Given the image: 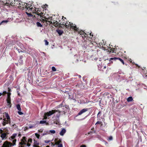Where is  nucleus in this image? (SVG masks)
<instances>
[{
    "label": "nucleus",
    "mask_w": 147,
    "mask_h": 147,
    "mask_svg": "<svg viewBox=\"0 0 147 147\" xmlns=\"http://www.w3.org/2000/svg\"><path fill=\"white\" fill-rule=\"evenodd\" d=\"M21 0H17L16 2L17 4V6L22 8V9H24L25 8L27 7V6L28 5V4L26 3H24L22 1H21Z\"/></svg>",
    "instance_id": "1"
},
{
    "label": "nucleus",
    "mask_w": 147,
    "mask_h": 147,
    "mask_svg": "<svg viewBox=\"0 0 147 147\" xmlns=\"http://www.w3.org/2000/svg\"><path fill=\"white\" fill-rule=\"evenodd\" d=\"M66 28L67 29H72L74 31H78L79 30L78 28H77L76 25L75 24H73V23L69 24L68 26L66 24H65L64 25Z\"/></svg>",
    "instance_id": "2"
},
{
    "label": "nucleus",
    "mask_w": 147,
    "mask_h": 147,
    "mask_svg": "<svg viewBox=\"0 0 147 147\" xmlns=\"http://www.w3.org/2000/svg\"><path fill=\"white\" fill-rule=\"evenodd\" d=\"M57 112L56 110H53L49 111V112L45 113L44 114L43 119H47V117H49Z\"/></svg>",
    "instance_id": "3"
},
{
    "label": "nucleus",
    "mask_w": 147,
    "mask_h": 147,
    "mask_svg": "<svg viewBox=\"0 0 147 147\" xmlns=\"http://www.w3.org/2000/svg\"><path fill=\"white\" fill-rule=\"evenodd\" d=\"M91 33H90V37L89 39H88V41H86V43H89L90 45H92V46H96V45H97V43L94 41H93L92 40V38L93 36V35L92 34H91Z\"/></svg>",
    "instance_id": "4"
},
{
    "label": "nucleus",
    "mask_w": 147,
    "mask_h": 147,
    "mask_svg": "<svg viewBox=\"0 0 147 147\" xmlns=\"http://www.w3.org/2000/svg\"><path fill=\"white\" fill-rule=\"evenodd\" d=\"M11 94L10 92H8L7 94V98L6 99L7 103L8 104V105L9 106V107H11V100L10 96Z\"/></svg>",
    "instance_id": "5"
},
{
    "label": "nucleus",
    "mask_w": 147,
    "mask_h": 147,
    "mask_svg": "<svg viewBox=\"0 0 147 147\" xmlns=\"http://www.w3.org/2000/svg\"><path fill=\"white\" fill-rule=\"evenodd\" d=\"M26 139L27 138L25 137H23L21 140V141L19 143V144L20 145H26Z\"/></svg>",
    "instance_id": "6"
},
{
    "label": "nucleus",
    "mask_w": 147,
    "mask_h": 147,
    "mask_svg": "<svg viewBox=\"0 0 147 147\" xmlns=\"http://www.w3.org/2000/svg\"><path fill=\"white\" fill-rule=\"evenodd\" d=\"M57 112H58L59 113L62 114H65L66 113L67 109L64 108H62L61 109V110H57Z\"/></svg>",
    "instance_id": "7"
},
{
    "label": "nucleus",
    "mask_w": 147,
    "mask_h": 147,
    "mask_svg": "<svg viewBox=\"0 0 147 147\" xmlns=\"http://www.w3.org/2000/svg\"><path fill=\"white\" fill-rule=\"evenodd\" d=\"M110 60H114L115 61L116 60H119L121 62L123 65L124 64V62L123 60L120 58H117L114 57L113 58H111L110 59Z\"/></svg>",
    "instance_id": "8"
},
{
    "label": "nucleus",
    "mask_w": 147,
    "mask_h": 147,
    "mask_svg": "<svg viewBox=\"0 0 147 147\" xmlns=\"http://www.w3.org/2000/svg\"><path fill=\"white\" fill-rule=\"evenodd\" d=\"M10 144V143H9V142L6 141L4 142L2 147H11V145Z\"/></svg>",
    "instance_id": "9"
},
{
    "label": "nucleus",
    "mask_w": 147,
    "mask_h": 147,
    "mask_svg": "<svg viewBox=\"0 0 147 147\" xmlns=\"http://www.w3.org/2000/svg\"><path fill=\"white\" fill-rule=\"evenodd\" d=\"M13 2L12 0H5L3 3L5 4L6 5L8 6L11 5V3Z\"/></svg>",
    "instance_id": "10"
},
{
    "label": "nucleus",
    "mask_w": 147,
    "mask_h": 147,
    "mask_svg": "<svg viewBox=\"0 0 147 147\" xmlns=\"http://www.w3.org/2000/svg\"><path fill=\"white\" fill-rule=\"evenodd\" d=\"M5 117H6L7 120H6L5 118V119H4V121H7L8 122H9V124H10V118L9 116V115L7 113H6L5 115Z\"/></svg>",
    "instance_id": "11"
},
{
    "label": "nucleus",
    "mask_w": 147,
    "mask_h": 147,
    "mask_svg": "<svg viewBox=\"0 0 147 147\" xmlns=\"http://www.w3.org/2000/svg\"><path fill=\"white\" fill-rule=\"evenodd\" d=\"M88 109L87 108L81 110L78 113V115H82V113L88 111Z\"/></svg>",
    "instance_id": "12"
},
{
    "label": "nucleus",
    "mask_w": 147,
    "mask_h": 147,
    "mask_svg": "<svg viewBox=\"0 0 147 147\" xmlns=\"http://www.w3.org/2000/svg\"><path fill=\"white\" fill-rule=\"evenodd\" d=\"M79 29L78 30V31H76L77 32H78V34H80V35H83L84 34L87 35V34L86 33H85L84 31H82V30H79Z\"/></svg>",
    "instance_id": "13"
},
{
    "label": "nucleus",
    "mask_w": 147,
    "mask_h": 147,
    "mask_svg": "<svg viewBox=\"0 0 147 147\" xmlns=\"http://www.w3.org/2000/svg\"><path fill=\"white\" fill-rule=\"evenodd\" d=\"M8 134V133H2L1 135V137L2 138V139L3 140L5 138H6V136Z\"/></svg>",
    "instance_id": "14"
},
{
    "label": "nucleus",
    "mask_w": 147,
    "mask_h": 147,
    "mask_svg": "<svg viewBox=\"0 0 147 147\" xmlns=\"http://www.w3.org/2000/svg\"><path fill=\"white\" fill-rule=\"evenodd\" d=\"M53 25L55 26H58L60 25V23L57 22V21L56 20H53Z\"/></svg>",
    "instance_id": "15"
},
{
    "label": "nucleus",
    "mask_w": 147,
    "mask_h": 147,
    "mask_svg": "<svg viewBox=\"0 0 147 147\" xmlns=\"http://www.w3.org/2000/svg\"><path fill=\"white\" fill-rule=\"evenodd\" d=\"M66 132V130L64 128H63L60 132L59 134L60 135L63 136L65 133Z\"/></svg>",
    "instance_id": "16"
},
{
    "label": "nucleus",
    "mask_w": 147,
    "mask_h": 147,
    "mask_svg": "<svg viewBox=\"0 0 147 147\" xmlns=\"http://www.w3.org/2000/svg\"><path fill=\"white\" fill-rule=\"evenodd\" d=\"M56 32L58 33L60 36L63 33V30L59 29L57 30Z\"/></svg>",
    "instance_id": "17"
},
{
    "label": "nucleus",
    "mask_w": 147,
    "mask_h": 147,
    "mask_svg": "<svg viewBox=\"0 0 147 147\" xmlns=\"http://www.w3.org/2000/svg\"><path fill=\"white\" fill-rule=\"evenodd\" d=\"M17 0H14L13 1V2L11 3V5L12 6H17V4H16L17 3V2H16Z\"/></svg>",
    "instance_id": "18"
},
{
    "label": "nucleus",
    "mask_w": 147,
    "mask_h": 147,
    "mask_svg": "<svg viewBox=\"0 0 147 147\" xmlns=\"http://www.w3.org/2000/svg\"><path fill=\"white\" fill-rule=\"evenodd\" d=\"M39 144V143L37 141H35L34 144V147H40L38 145Z\"/></svg>",
    "instance_id": "19"
},
{
    "label": "nucleus",
    "mask_w": 147,
    "mask_h": 147,
    "mask_svg": "<svg viewBox=\"0 0 147 147\" xmlns=\"http://www.w3.org/2000/svg\"><path fill=\"white\" fill-rule=\"evenodd\" d=\"M16 141H17V140L16 139H14L13 140V143H11L10 142H9V143H10V145H11V146H14L16 145Z\"/></svg>",
    "instance_id": "20"
},
{
    "label": "nucleus",
    "mask_w": 147,
    "mask_h": 147,
    "mask_svg": "<svg viewBox=\"0 0 147 147\" xmlns=\"http://www.w3.org/2000/svg\"><path fill=\"white\" fill-rule=\"evenodd\" d=\"M60 26H59V27H61V28H63V26L62 27V26H61V25H64L65 24H66V23H65V22H64V20H63L61 22H60Z\"/></svg>",
    "instance_id": "21"
},
{
    "label": "nucleus",
    "mask_w": 147,
    "mask_h": 147,
    "mask_svg": "<svg viewBox=\"0 0 147 147\" xmlns=\"http://www.w3.org/2000/svg\"><path fill=\"white\" fill-rule=\"evenodd\" d=\"M133 100V98L131 96H129L127 99V101L128 102H130Z\"/></svg>",
    "instance_id": "22"
},
{
    "label": "nucleus",
    "mask_w": 147,
    "mask_h": 147,
    "mask_svg": "<svg viewBox=\"0 0 147 147\" xmlns=\"http://www.w3.org/2000/svg\"><path fill=\"white\" fill-rule=\"evenodd\" d=\"M16 107L18 110L21 111V109L20 107V104H17L16 106Z\"/></svg>",
    "instance_id": "23"
},
{
    "label": "nucleus",
    "mask_w": 147,
    "mask_h": 147,
    "mask_svg": "<svg viewBox=\"0 0 147 147\" xmlns=\"http://www.w3.org/2000/svg\"><path fill=\"white\" fill-rule=\"evenodd\" d=\"M27 10H28V11L29 12L30 11H32V7H31L30 6H28L27 7H27L25 8Z\"/></svg>",
    "instance_id": "24"
},
{
    "label": "nucleus",
    "mask_w": 147,
    "mask_h": 147,
    "mask_svg": "<svg viewBox=\"0 0 147 147\" xmlns=\"http://www.w3.org/2000/svg\"><path fill=\"white\" fill-rule=\"evenodd\" d=\"M17 136V134H14L11 137V139H14Z\"/></svg>",
    "instance_id": "25"
},
{
    "label": "nucleus",
    "mask_w": 147,
    "mask_h": 147,
    "mask_svg": "<svg viewBox=\"0 0 147 147\" xmlns=\"http://www.w3.org/2000/svg\"><path fill=\"white\" fill-rule=\"evenodd\" d=\"M37 26L38 27H42V24L39 22H37L36 23Z\"/></svg>",
    "instance_id": "26"
},
{
    "label": "nucleus",
    "mask_w": 147,
    "mask_h": 147,
    "mask_svg": "<svg viewBox=\"0 0 147 147\" xmlns=\"http://www.w3.org/2000/svg\"><path fill=\"white\" fill-rule=\"evenodd\" d=\"M45 123H46V125H47L48 124V123H46V120H41L40 122V124H44Z\"/></svg>",
    "instance_id": "27"
},
{
    "label": "nucleus",
    "mask_w": 147,
    "mask_h": 147,
    "mask_svg": "<svg viewBox=\"0 0 147 147\" xmlns=\"http://www.w3.org/2000/svg\"><path fill=\"white\" fill-rule=\"evenodd\" d=\"M43 13L42 12H37L36 13V14L38 16H41L43 14Z\"/></svg>",
    "instance_id": "28"
},
{
    "label": "nucleus",
    "mask_w": 147,
    "mask_h": 147,
    "mask_svg": "<svg viewBox=\"0 0 147 147\" xmlns=\"http://www.w3.org/2000/svg\"><path fill=\"white\" fill-rule=\"evenodd\" d=\"M61 142V140L60 139L58 141L56 142H55V144L56 145H59V144H60V143Z\"/></svg>",
    "instance_id": "29"
},
{
    "label": "nucleus",
    "mask_w": 147,
    "mask_h": 147,
    "mask_svg": "<svg viewBox=\"0 0 147 147\" xmlns=\"http://www.w3.org/2000/svg\"><path fill=\"white\" fill-rule=\"evenodd\" d=\"M97 124H100L101 125V126H102V121H98L96 122V123L95 125Z\"/></svg>",
    "instance_id": "30"
},
{
    "label": "nucleus",
    "mask_w": 147,
    "mask_h": 147,
    "mask_svg": "<svg viewBox=\"0 0 147 147\" xmlns=\"http://www.w3.org/2000/svg\"><path fill=\"white\" fill-rule=\"evenodd\" d=\"M90 33V32H88V33L87 34V35H85V34H84L83 35H84L83 36H82V38H83L84 39L85 38V37H86V36H88V33Z\"/></svg>",
    "instance_id": "31"
},
{
    "label": "nucleus",
    "mask_w": 147,
    "mask_h": 147,
    "mask_svg": "<svg viewBox=\"0 0 147 147\" xmlns=\"http://www.w3.org/2000/svg\"><path fill=\"white\" fill-rule=\"evenodd\" d=\"M3 121V126H5L6 124H8L9 122H8L7 121Z\"/></svg>",
    "instance_id": "32"
},
{
    "label": "nucleus",
    "mask_w": 147,
    "mask_h": 147,
    "mask_svg": "<svg viewBox=\"0 0 147 147\" xmlns=\"http://www.w3.org/2000/svg\"><path fill=\"white\" fill-rule=\"evenodd\" d=\"M52 70L53 71H57V70L55 67L53 66L51 68Z\"/></svg>",
    "instance_id": "33"
},
{
    "label": "nucleus",
    "mask_w": 147,
    "mask_h": 147,
    "mask_svg": "<svg viewBox=\"0 0 147 147\" xmlns=\"http://www.w3.org/2000/svg\"><path fill=\"white\" fill-rule=\"evenodd\" d=\"M117 49L116 48H113L111 51H112L113 53H116V51Z\"/></svg>",
    "instance_id": "34"
},
{
    "label": "nucleus",
    "mask_w": 147,
    "mask_h": 147,
    "mask_svg": "<svg viewBox=\"0 0 147 147\" xmlns=\"http://www.w3.org/2000/svg\"><path fill=\"white\" fill-rule=\"evenodd\" d=\"M44 41L45 42V45H48L49 43L48 42L47 40H44Z\"/></svg>",
    "instance_id": "35"
},
{
    "label": "nucleus",
    "mask_w": 147,
    "mask_h": 147,
    "mask_svg": "<svg viewBox=\"0 0 147 147\" xmlns=\"http://www.w3.org/2000/svg\"><path fill=\"white\" fill-rule=\"evenodd\" d=\"M42 20H43V21H44V22H49L51 24L53 23V22L52 21L51 22V21H47V20H45V19H42Z\"/></svg>",
    "instance_id": "36"
},
{
    "label": "nucleus",
    "mask_w": 147,
    "mask_h": 147,
    "mask_svg": "<svg viewBox=\"0 0 147 147\" xmlns=\"http://www.w3.org/2000/svg\"><path fill=\"white\" fill-rule=\"evenodd\" d=\"M26 14L28 16H32V15L31 14V12L30 13H29L27 12H26Z\"/></svg>",
    "instance_id": "37"
},
{
    "label": "nucleus",
    "mask_w": 147,
    "mask_h": 147,
    "mask_svg": "<svg viewBox=\"0 0 147 147\" xmlns=\"http://www.w3.org/2000/svg\"><path fill=\"white\" fill-rule=\"evenodd\" d=\"M50 131L51 132V133L53 134H54L55 133V131L54 130H51Z\"/></svg>",
    "instance_id": "38"
},
{
    "label": "nucleus",
    "mask_w": 147,
    "mask_h": 147,
    "mask_svg": "<svg viewBox=\"0 0 147 147\" xmlns=\"http://www.w3.org/2000/svg\"><path fill=\"white\" fill-rule=\"evenodd\" d=\"M35 136H36V137H37V138H39V137H40V135L39 134H37V133H36L35 134Z\"/></svg>",
    "instance_id": "39"
},
{
    "label": "nucleus",
    "mask_w": 147,
    "mask_h": 147,
    "mask_svg": "<svg viewBox=\"0 0 147 147\" xmlns=\"http://www.w3.org/2000/svg\"><path fill=\"white\" fill-rule=\"evenodd\" d=\"M8 21H3L0 23V25H1V24H2L4 23H6Z\"/></svg>",
    "instance_id": "40"
},
{
    "label": "nucleus",
    "mask_w": 147,
    "mask_h": 147,
    "mask_svg": "<svg viewBox=\"0 0 147 147\" xmlns=\"http://www.w3.org/2000/svg\"><path fill=\"white\" fill-rule=\"evenodd\" d=\"M8 92H7L6 91H4L2 93H3V95H5V94H7Z\"/></svg>",
    "instance_id": "41"
},
{
    "label": "nucleus",
    "mask_w": 147,
    "mask_h": 147,
    "mask_svg": "<svg viewBox=\"0 0 147 147\" xmlns=\"http://www.w3.org/2000/svg\"><path fill=\"white\" fill-rule=\"evenodd\" d=\"M16 49L18 50V51L19 53L23 52V51H22L20 49H18L17 48H16Z\"/></svg>",
    "instance_id": "42"
},
{
    "label": "nucleus",
    "mask_w": 147,
    "mask_h": 147,
    "mask_svg": "<svg viewBox=\"0 0 147 147\" xmlns=\"http://www.w3.org/2000/svg\"><path fill=\"white\" fill-rule=\"evenodd\" d=\"M18 113L19 115H23V113H22V112H21L20 111H19L18 112Z\"/></svg>",
    "instance_id": "43"
},
{
    "label": "nucleus",
    "mask_w": 147,
    "mask_h": 147,
    "mask_svg": "<svg viewBox=\"0 0 147 147\" xmlns=\"http://www.w3.org/2000/svg\"><path fill=\"white\" fill-rule=\"evenodd\" d=\"M32 140L31 138H29L28 140V142H32Z\"/></svg>",
    "instance_id": "44"
},
{
    "label": "nucleus",
    "mask_w": 147,
    "mask_h": 147,
    "mask_svg": "<svg viewBox=\"0 0 147 147\" xmlns=\"http://www.w3.org/2000/svg\"><path fill=\"white\" fill-rule=\"evenodd\" d=\"M109 140H112L113 139V137L112 136H110L109 137Z\"/></svg>",
    "instance_id": "45"
},
{
    "label": "nucleus",
    "mask_w": 147,
    "mask_h": 147,
    "mask_svg": "<svg viewBox=\"0 0 147 147\" xmlns=\"http://www.w3.org/2000/svg\"><path fill=\"white\" fill-rule=\"evenodd\" d=\"M93 133H94V132L93 131H90L88 133V134H92Z\"/></svg>",
    "instance_id": "46"
},
{
    "label": "nucleus",
    "mask_w": 147,
    "mask_h": 147,
    "mask_svg": "<svg viewBox=\"0 0 147 147\" xmlns=\"http://www.w3.org/2000/svg\"><path fill=\"white\" fill-rule=\"evenodd\" d=\"M50 141H51L50 140H45V142L46 143H48L50 142Z\"/></svg>",
    "instance_id": "47"
},
{
    "label": "nucleus",
    "mask_w": 147,
    "mask_h": 147,
    "mask_svg": "<svg viewBox=\"0 0 147 147\" xmlns=\"http://www.w3.org/2000/svg\"><path fill=\"white\" fill-rule=\"evenodd\" d=\"M58 147H63V145L62 144H61L58 146Z\"/></svg>",
    "instance_id": "48"
},
{
    "label": "nucleus",
    "mask_w": 147,
    "mask_h": 147,
    "mask_svg": "<svg viewBox=\"0 0 147 147\" xmlns=\"http://www.w3.org/2000/svg\"><path fill=\"white\" fill-rule=\"evenodd\" d=\"M8 92H10L11 91V89L9 88L8 87Z\"/></svg>",
    "instance_id": "49"
},
{
    "label": "nucleus",
    "mask_w": 147,
    "mask_h": 147,
    "mask_svg": "<svg viewBox=\"0 0 147 147\" xmlns=\"http://www.w3.org/2000/svg\"><path fill=\"white\" fill-rule=\"evenodd\" d=\"M61 115V114L59 113L58 114L56 115V117H59Z\"/></svg>",
    "instance_id": "50"
},
{
    "label": "nucleus",
    "mask_w": 147,
    "mask_h": 147,
    "mask_svg": "<svg viewBox=\"0 0 147 147\" xmlns=\"http://www.w3.org/2000/svg\"><path fill=\"white\" fill-rule=\"evenodd\" d=\"M94 127H92V128L91 130H92L94 131H93L94 132V133H95V131H94Z\"/></svg>",
    "instance_id": "51"
},
{
    "label": "nucleus",
    "mask_w": 147,
    "mask_h": 147,
    "mask_svg": "<svg viewBox=\"0 0 147 147\" xmlns=\"http://www.w3.org/2000/svg\"><path fill=\"white\" fill-rule=\"evenodd\" d=\"M23 55H20V59H22L23 58Z\"/></svg>",
    "instance_id": "52"
},
{
    "label": "nucleus",
    "mask_w": 147,
    "mask_h": 147,
    "mask_svg": "<svg viewBox=\"0 0 147 147\" xmlns=\"http://www.w3.org/2000/svg\"><path fill=\"white\" fill-rule=\"evenodd\" d=\"M17 92L18 93V96H20V93L18 91H17Z\"/></svg>",
    "instance_id": "53"
},
{
    "label": "nucleus",
    "mask_w": 147,
    "mask_h": 147,
    "mask_svg": "<svg viewBox=\"0 0 147 147\" xmlns=\"http://www.w3.org/2000/svg\"><path fill=\"white\" fill-rule=\"evenodd\" d=\"M80 147H86V146L85 145H82Z\"/></svg>",
    "instance_id": "54"
},
{
    "label": "nucleus",
    "mask_w": 147,
    "mask_h": 147,
    "mask_svg": "<svg viewBox=\"0 0 147 147\" xmlns=\"http://www.w3.org/2000/svg\"><path fill=\"white\" fill-rule=\"evenodd\" d=\"M26 144L27 145V146H29L30 145V144L29 143H28L27 144Z\"/></svg>",
    "instance_id": "55"
},
{
    "label": "nucleus",
    "mask_w": 147,
    "mask_h": 147,
    "mask_svg": "<svg viewBox=\"0 0 147 147\" xmlns=\"http://www.w3.org/2000/svg\"><path fill=\"white\" fill-rule=\"evenodd\" d=\"M40 8L38 9H37V11L39 12H40Z\"/></svg>",
    "instance_id": "56"
},
{
    "label": "nucleus",
    "mask_w": 147,
    "mask_h": 147,
    "mask_svg": "<svg viewBox=\"0 0 147 147\" xmlns=\"http://www.w3.org/2000/svg\"><path fill=\"white\" fill-rule=\"evenodd\" d=\"M35 9H34V11H35V13L36 14V12H37V9L36 8H35Z\"/></svg>",
    "instance_id": "57"
},
{
    "label": "nucleus",
    "mask_w": 147,
    "mask_h": 147,
    "mask_svg": "<svg viewBox=\"0 0 147 147\" xmlns=\"http://www.w3.org/2000/svg\"><path fill=\"white\" fill-rule=\"evenodd\" d=\"M3 132V130L1 129H0V133H2Z\"/></svg>",
    "instance_id": "58"
},
{
    "label": "nucleus",
    "mask_w": 147,
    "mask_h": 147,
    "mask_svg": "<svg viewBox=\"0 0 147 147\" xmlns=\"http://www.w3.org/2000/svg\"><path fill=\"white\" fill-rule=\"evenodd\" d=\"M21 146H19V147H24V145H20Z\"/></svg>",
    "instance_id": "59"
},
{
    "label": "nucleus",
    "mask_w": 147,
    "mask_h": 147,
    "mask_svg": "<svg viewBox=\"0 0 147 147\" xmlns=\"http://www.w3.org/2000/svg\"><path fill=\"white\" fill-rule=\"evenodd\" d=\"M30 6V7H31V4H28V5H27V6Z\"/></svg>",
    "instance_id": "60"
},
{
    "label": "nucleus",
    "mask_w": 147,
    "mask_h": 147,
    "mask_svg": "<svg viewBox=\"0 0 147 147\" xmlns=\"http://www.w3.org/2000/svg\"><path fill=\"white\" fill-rule=\"evenodd\" d=\"M51 143L52 144V145H53V146H55V144H54L53 142H51Z\"/></svg>",
    "instance_id": "61"
},
{
    "label": "nucleus",
    "mask_w": 147,
    "mask_h": 147,
    "mask_svg": "<svg viewBox=\"0 0 147 147\" xmlns=\"http://www.w3.org/2000/svg\"><path fill=\"white\" fill-rule=\"evenodd\" d=\"M101 113V112L100 111H99L98 114V115L99 114H100Z\"/></svg>",
    "instance_id": "62"
},
{
    "label": "nucleus",
    "mask_w": 147,
    "mask_h": 147,
    "mask_svg": "<svg viewBox=\"0 0 147 147\" xmlns=\"http://www.w3.org/2000/svg\"><path fill=\"white\" fill-rule=\"evenodd\" d=\"M145 67H143L142 68V70H144V69H145Z\"/></svg>",
    "instance_id": "63"
},
{
    "label": "nucleus",
    "mask_w": 147,
    "mask_h": 147,
    "mask_svg": "<svg viewBox=\"0 0 147 147\" xmlns=\"http://www.w3.org/2000/svg\"><path fill=\"white\" fill-rule=\"evenodd\" d=\"M3 93H0V96H1L2 95H3Z\"/></svg>",
    "instance_id": "64"
}]
</instances>
